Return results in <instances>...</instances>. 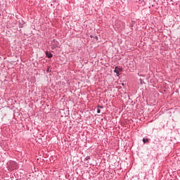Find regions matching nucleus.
I'll list each match as a JSON object with an SVG mask.
<instances>
[{
    "label": "nucleus",
    "instance_id": "f257e3e1",
    "mask_svg": "<svg viewBox=\"0 0 180 180\" xmlns=\"http://www.w3.org/2000/svg\"><path fill=\"white\" fill-rule=\"evenodd\" d=\"M45 54L48 58H51L53 57V53H51V52L46 51Z\"/></svg>",
    "mask_w": 180,
    "mask_h": 180
},
{
    "label": "nucleus",
    "instance_id": "f03ea898",
    "mask_svg": "<svg viewBox=\"0 0 180 180\" xmlns=\"http://www.w3.org/2000/svg\"><path fill=\"white\" fill-rule=\"evenodd\" d=\"M120 71V68H118V67L116 66L114 72H115V74H117V77H119V75H120V74H119Z\"/></svg>",
    "mask_w": 180,
    "mask_h": 180
},
{
    "label": "nucleus",
    "instance_id": "7ed1b4c3",
    "mask_svg": "<svg viewBox=\"0 0 180 180\" xmlns=\"http://www.w3.org/2000/svg\"><path fill=\"white\" fill-rule=\"evenodd\" d=\"M148 141H149L148 139H146V138L143 139V143H148Z\"/></svg>",
    "mask_w": 180,
    "mask_h": 180
},
{
    "label": "nucleus",
    "instance_id": "20e7f679",
    "mask_svg": "<svg viewBox=\"0 0 180 180\" xmlns=\"http://www.w3.org/2000/svg\"><path fill=\"white\" fill-rule=\"evenodd\" d=\"M84 160L85 161H88V160H91V157L86 156Z\"/></svg>",
    "mask_w": 180,
    "mask_h": 180
},
{
    "label": "nucleus",
    "instance_id": "39448f33",
    "mask_svg": "<svg viewBox=\"0 0 180 180\" xmlns=\"http://www.w3.org/2000/svg\"><path fill=\"white\" fill-rule=\"evenodd\" d=\"M97 113H101V109L97 110Z\"/></svg>",
    "mask_w": 180,
    "mask_h": 180
},
{
    "label": "nucleus",
    "instance_id": "423d86ee",
    "mask_svg": "<svg viewBox=\"0 0 180 180\" xmlns=\"http://www.w3.org/2000/svg\"><path fill=\"white\" fill-rule=\"evenodd\" d=\"M94 39H96V40H98V36H95V37H94Z\"/></svg>",
    "mask_w": 180,
    "mask_h": 180
},
{
    "label": "nucleus",
    "instance_id": "0eeeda50",
    "mask_svg": "<svg viewBox=\"0 0 180 180\" xmlns=\"http://www.w3.org/2000/svg\"><path fill=\"white\" fill-rule=\"evenodd\" d=\"M50 71V68H47L46 72H49Z\"/></svg>",
    "mask_w": 180,
    "mask_h": 180
},
{
    "label": "nucleus",
    "instance_id": "6e6552de",
    "mask_svg": "<svg viewBox=\"0 0 180 180\" xmlns=\"http://www.w3.org/2000/svg\"><path fill=\"white\" fill-rule=\"evenodd\" d=\"M101 109H103V106H98Z\"/></svg>",
    "mask_w": 180,
    "mask_h": 180
},
{
    "label": "nucleus",
    "instance_id": "1a4fd4ad",
    "mask_svg": "<svg viewBox=\"0 0 180 180\" xmlns=\"http://www.w3.org/2000/svg\"><path fill=\"white\" fill-rule=\"evenodd\" d=\"M90 37H91V39H92V37H94L92 35H90Z\"/></svg>",
    "mask_w": 180,
    "mask_h": 180
},
{
    "label": "nucleus",
    "instance_id": "9d476101",
    "mask_svg": "<svg viewBox=\"0 0 180 180\" xmlns=\"http://www.w3.org/2000/svg\"><path fill=\"white\" fill-rule=\"evenodd\" d=\"M140 81H141V83L143 80L141 79H140Z\"/></svg>",
    "mask_w": 180,
    "mask_h": 180
}]
</instances>
